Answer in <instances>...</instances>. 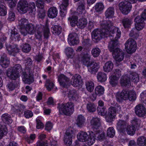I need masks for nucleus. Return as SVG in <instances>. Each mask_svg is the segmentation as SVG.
Wrapping results in <instances>:
<instances>
[{
  "label": "nucleus",
  "mask_w": 146,
  "mask_h": 146,
  "mask_svg": "<svg viewBox=\"0 0 146 146\" xmlns=\"http://www.w3.org/2000/svg\"><path fill=\"white\" fill-rule=\"evenodd\" d=\"M58 108L60 112L65 115H69L71 114L74 111V105L71 102H68L66 104H58Z\"/></svg>",
  "instance_id": "7ed1b4c3"
},
{
  "label": "nucleus",
  "mask_w": 146,
  "mask_h": 146,
  "mask_svg": "<svg viewBox=\"0 0 146 146\" xmlns=\"http://www.w3.org/2000/svg\"><path fill=\"white\" fill-rule=\"evenodd\" d=\"M7 14V9L6 7L3 4H0V15L5 16Z\"/></svg>",
  "instance_id": "603ef678"
},
{
  "label": "nucleus",
  "mask_w": 146,
  "mask_h": 146,
  "mask_svg": "<svg viewBox=\"0 0 146 146\" xmlns=\"http://www.w3.org/2000/svg\"><path fill=\"white\" fill-rule=\"evenodd\" d=\"M126 125L127 123L125 121L119 119L117 123V128L119 132L123 133L125 132Z\"/></svg>",
  "instance_id": "f3484780"
},
{
  "label": "nucleus",
  "mask_w": 146,
  "mask_h": 146,
  "mask_svg": "<svg viewBox=\"0 0 146 146\" xmlns=\"http://www.w3.org/2000/svg\"><path fill=\"white\" fill-rule=\"evenodd\" d=\"M126 129L127 133L129 135H133L135 133V128L133 126L129 125L127 126Z\"/></svg>",
  "instance_id": "c9c22d12"
},
{
  "label": "nucleus",
  "mask_w": 146,
  "mask_h": 146,
  "mask_svg": "<svg viewBox=\"0 0 146 146\" xmlns=\"http://www.w3.org/2000/svg\"><path fill=\"white\" fill-rule=\"evenodd\" d=\"M86 109L88 112L92 113L96 111V108L93 103L89 102L87 104Z\"/></svg>",
  "instance_id": "72a5a7b5"
},
{
  "label": "nucleus",
  "mask_w": 146,
  "mask_h": 146,
  "mask_svg": "<svg viewBox=\"0 0 146 146\" xmlns=\"http://www.w3.org/2000/svg\"><path fill=\"white\" fill-rule=\"evenodd\" d=\"M48 143L46 140L38 141L36 143V146H48Z\"/></svg>",
  "instance_id": "774afa93"
},
{
  "label": "nucleus",
  "mask_w": 146,
  "mask_h": 146,
  "mask_svg": "<svg viewBox=\"0 0 146 146\" xmlns=\"http://www.w3.org/2000/svg\"><path fill=\"white\" fill-rule=\"evenodd\" d=\"M135 112L137 115L143 117L146 114L145 108L142 104H139L135 108Z\"/></svg>",
  "instance_id": "4468645a"
},
{
  "label": "nucleus",
  "mask_w": 146,
  "mask_h": 146,
  "mask_svg": "<svg viewBox=\"0 0 146 146\" xmlns=\"http://www.w3.org/2000/svg\"><path fill=\"white\" fill-rule=\"evenodd\" d=\"M145 19H146V9L144 10L141 16L137 17L134 19L136 23L135 28L138 30H141L143 28Z\"/></svg>",
  "instance_id": "20e7f679"
},
{
  "label": "nucleus",
  "mask_w": 146,
  "mask_h": 146,
  "mask_svg": "<svg viewBox=\"0 0 146 146\" xmlns=\"http://www.w3.org/2000/svg\"><path fill=\"white\" fill-rule=\"evenodd\" d=\"M119 6V10L124 14H127L129 12L131 7V4L126 1L120 3Z\"/></svg>",
  "instance_id": "6e6552de"
},
{
  "label": "nucleus",
  "mask_w": 146,
  "mask_h": 146,
  "mask_svg": "<svg viewBox=\"0 0 146 146\" xmlns=\"http://www.w3.org/2000/svg\"><path fill=\"white\" fill-rule=\"evenodd\" d=\"M87 23L86 19L84 18L81 19L78 22L77 26L79 28L83 29L86 26Z\"/></svg>",
  "instance_id": "c85d7f7f"
},
{
  "label": "nucleus",
  "mask_w": 146,
  "mask_h": 146,
  "mask_svg": "<svg viewBox=\"0 0 146 146\" xmlns=\"http://www.w3.org/2000/svg\"><path fill=\"white\" fill-rule=\"evenodd\" d=\"M68 97L70 99L76 100L79 98V95L75 90H70L68 93Z\"/></svg>",
  "instance_id": "b1692460"
},
{
  "label": "nucleus",
  "mask_w": 146,
  "mask_h": 146,
  "mask_svg": "<svg viewBox=\"0 0 146 146\" xmlns=\"http://www.w3.org/2000/svg\"><path fill=\"white\" fill-rule=\"evenodd\" d=\"M7 129L6 126L5 125H0V139L3 136L7 133Z\"/></svg>",
  "instance_id": "c03bdc74"
},
{
  "label": "nucleus",
  "mask_w": 146,
  "mask_h": 146,
  "mask_svg": "<svg viewBox=\"0 0 146 146\" xmlns=\"http://www.w3.org/2000/svg\"><path fill=\"white\" fill-rule=\"evenodd\" d=\"M23 80L25 84H30L33 81V79L32 76H28L25 72L23 73Z\"/></svg>",
  "instance_id": "5701e85b"
},
{
  "label": "nucleus",
  "mask_w": 146,
  "mask_h": 146,
  "mask_svg": "<svg viewBox=\"0 0 146 146\" xmlns=\"http://www.w3.org/2000/svg\"><path fill=\"white\" fill-rule=\"evenodd\" d=\"M27 20L25 18H22L20 19H19V26L20 27L21 29L24 28L26 26L27 23Z\"/></svg>",
  "instance_id": "a18cd8bd"
},
{
  "label": "nucleus",
  "mask_w": 146,
  "mask_h": 146,
  "mask_svg": "<svg viewBox=\"0 0 146 146\" xmlns=\"http://www.w3.org/2000/svg\"><path fill=\"white\" fill-rule=\"evenodd\" d=\"M11 70H13V71H14L15 72H17L18 73H19L22 70V67L20 64H17L15 65Z\"/></svg>",
  "instance_id": "69168bd1"
},
{
  "label": "nucleus",
  "mask_w": 146,
  "mask_h": 146,
  "mask_svg": "<svg viewBox=\"0 0 146 146\" xmlns=\"http://www.w3.org/2000/svg\"><path fill=\"white\" fill-rule=\"evenodd\" d=\"M104 5L102 3H97L94 6L96 11L98 12L102 11L104 9Z\"/></svg>",
  "instance_id": "8fccbe9b"
},
{
  "label": "nucleus",
  "mask_w": 146,
  "mask_h": 146,
  "mask_svg": "<svg viewBox=\"0 0 146 146\" xmlns=\"http://www.w3.org/2000/svg\"><path fill=\"white\" fill-rule=\"evenodd\" d=\"M52 33L56 35L60 34L62 31V27L58 25H55L52 27Z\"/></svg>",
  "instance_id": "37998d69"
},
{
  "label": "nucleus",
  "mask_w": 146,
  "mask_h": 146,
  "mask_svg": "<svg viewBox=\"0 0 146 146\" xmlns=\"http://www.w3.org/2000/svg\"><path fill=\"white\" fill-rule=\"evenodd\" d=\"M136 96L135 92L134 91L130 90L128 99L131 101H134L136 99Z\"/></svg>",
  "instance_id": "4d7b16f0"
},
{
  "label": "nucleus",
  "mask_w": 146,
  "mask_h": 146,
  "mask_svg": "<svg viewBox=\"0 0 146 146\" xmlns=\"http://www.w3.org/2000/svg\"><path fill=\"white\" fill-rule=\"evenodd\" d=\"M125 45L126 50L128 53L130 54L134 52L136 49V42L133 39L129 38L128 39Z\"/></svg>",
  "instance_id": "39448f33"
},
{
  "label": "nucleus",
  "mask_w": 146,
  "mask_h": 146,
  "mask_svg": "<svg viewBox=\"0 0 146 146\" xmlns=\"http://www.w3.org/2000/svg\"><path fill=\"white\" fill-rule=\"evenodd\" d=\"M85 4V3L83 0L79 3V5L77 8V11L78 13L79 12L80 13H82V12L84 10Z\"/></svg>",
  "instance_id": "e433bc0d"
},
{
  "label": "nucleus",
  "mask_w": 146,
  "mask_h": 146,
  "mask_svg": "<svg viewBox=\"0 0 146 146\" xmlns=\"http://www.w3.org/2000/svg\"><path fill=\"white\" fill-rule=\"evenodd\" d=\"M98 113L99 115L104 116L107 113V110L104 107L98 106L97 108Z\"/></svg>",
  "instance_id": "ea45409f"
},
{
  "label": "nucleus",
  "mask_w": 146,
  "mask_h": 146,
  "mask_svg": "<svg viewBox=\"0 0 146 146\" xmlns=\"http://www.w3.org/2000/svg\"><path fill=\"white\" fill-rule=\"evenodd\" d=\"M115 134V131L113 127H109L107 130V135L108 137H113Z\"/></svg>",
  "instance_id": "3c124183"
},
{
  "label": "nucleus",
  "mask_w": 146,
  "mask_h": 146,
  "mask_svg": "<svg viewBox=\"0 0 146 146\" xmlns=\"http://www.w3.org/2000/svg\"><path fill=\"white\" fill-rule=\"evenodd\" d=\"M117 110L115 107L111 106L109 108L108 115L106 117V121L108 122H111L116 116Z\"/></svg>",
  "instance_id": "9d476101"
},
{
  "label": "nucleus",
  "mask_w": 146,
  "mask_h": 146,
  "mask_svg": "<svg viewBox=\"0 0 146 146\" xmlns=\"http://www.w3.org/2000/svg\"><path fill=\"white\" fill-rule=\"evenodd\" d=\"M7 87L9 91H13L16 88V85L15 82H12L9 83Z\"/></svg>",
  "instance_id": "052dcab7"
},
{
  "label": "nucleus",
  "mask_w": 146,
  "mask_h": 146,
  "mask_svg": "<svg viewBox=\"0 0 146 146\" xmlns=\"http://www.w3.org/2000/svg\"><path fill=\"white\" fill-rule=\"evenodd\" d=\"M131 79L134 82H137L139 81V77L138 74L135 72H133L131 74Z\"/></svg>",
  "instance_id": "6e6d98bb"
},
{
  "label": "nucleus",
  "mask_w": 146,
  "mask_h": 146,
  "mask_svg": "<svg viewBox=\"0 0 146 146\" xmlns=\"http://www.w3.org/2000/svg\"><path fill=\"white\" fill-rule=\"evenodd\" d=\"M7 75L10 78L15 80L18 78L19 76V73L13 71L11 69H8L7 73Z\"/></svg>",
  "instance_id": "6ab92c4d"
},
{
  "label": "nucleus",
  "mask_w": 146,
  "mask_h": 146,
  "mask_svg": "<svg viewBox=\"0 0 146 146\" xmlns=\"http://www.w3.org/2000/svg\"><path fill=\"white\" fill-rule=\"evenodd\" d=\"M37 27V32L35 35L36 38L39 40H42V31L44 38L47 39L48 38L50 33L48 25L47 24L45 26L38 25Z\"/></svg>",
  "instance_id": "f03ea898"
},
{
  "label": "nucleus",
  "mask_w": 146,
  "mask_h": 146,
  "mask_svg": "<svg viewBox=\"0 0 146 146\" xmlns=\"http://www.w3.org/2000/svg\"><path fill=\"white\" fill-rule=\"evenodd\" d=\"M121 75V71L119 69H116L114 70L113 75L112 76H114L119 79Z\"/></svg>",
  "instance_id": "0e129e2a"
},
{
  "label": "nucleus",
  "mask_w": 146,
  "mask_h": 146,
  "mask_svg": "<svg viewBox=\"0 0 146 146\" xmlns=\"http://www.w3.org/2000/svg\"><path fill=\"white\" fill-rule=\"evenodd\" d=\"M77 20V17L75 16H73L68 18V20L70 21V25L72 27H75L77 25L78 22Z\"/></svg>",
  "instance_id": "f704fd0d"
},
{
  "label": "nucleus",
  "mask_w": 146,
  "mask_h": 146,
  "mask_svg": "<svg viewBox=\"0 0 146 146\" xmlns=\"http://www.w3.org/2000/svg\"><path fill=\"white\" fill-rule=\"evenodd\" d=\"M86 86L87 90L90 92H92L94 89V84L92 81H88L86 82Z\"/></svg>",
  "instance_id": "58836bf2"
},
{
  "label": "nucleus",
  "mask_w": 146,
  "mask_h": 146,
  "mask_svg": "<svg viewBox=\"0 0 146 146\" xmlns=\"http://www.w3.org/2000/svg\"><path fill=\"white\" fill-rule=\"evenodd\" d=\"M82 79L81 76L79 74L74 75L71 80L72 85L75 87H78L81 85Z\"/></svg>",
  "instance_id": "2eb2a0df"
},
{
  "label": "nucleus",
  "mask_w": 146,
  "mask_h": 146,
  "mask_svg": "<svg viewBox=\"0 0 146 146\" xmlns=\"http://www.w3.org/2000/svg\"><path fill=\"white\" fill-rule=\"evenodd\" d=\"M58 13V11L55 7H52L50 8L48 11V17L50 18H53L56 17Z\"/></svg>",
  "instance_id": "aec40b11"
},
{
  "label": "nucleus",
  "mask_w": 146,
  "mask_h": 146,
  "mask_svg": "<svg viewBox=\"0 0 146 146\" xmlns=\"http://www.w3.org/2000/svg\"><path fill=\"white\" fill-rule=\"evenodd\" d=\"M136 28L133 29L130 31L129 36L130 37H133L134 38H136L139 36L138 31Z\"/></svg>",
  "instance_id": "5fc2aeb1"
},
{
  "label": "nucleus",
  "mask_w": 146,
  "mask_h": 146,
  "mask_svg": "<svg viewBox=\"0 0 146 146\" xmlns=\"http://www.w3.org/2000/svg\"><path fill=\"white\" fill-rule=\"evenodd\" d=\"M68 42L70 45L74 46L79 44V40L76 33H73L70 34L68 38Z\"/></svg>",
  "instance_id": "9b49d317"
},
{
  "label": "nucleus",
  "mask_w": 146,
  "mask_h": 146,
  "mask_svg": "<svg viewBox=\"0 0 146 146\" xmlns=\"http://www.w3.org/2000/svg\"><path fill=\"white\" fill-rule=\"evenodd\" d=\"M104 91V88L101 86H97L95 88V92L96 94L98 96L102 95Z\"/></svg>",
  "instance_id": "79ce46f5"
},
{
  "label": "nucleus",
  "mask_w": 146,
  "mask_h": 146,
  "mask_svg": "<svg viewBox=\"0 0 146 146\" xmlns=\"http://www.w3.org/2000/svg\"><path fill=\"white\" fill-rule=\"evenodd\" d=\"M130 91L128 89H124L120 93L116 96V98L117 101L120 102L122 100H125L128 99Z\"/></svg>",
  "instance_id": "ddd939ff"
},
{
  "label": "nucleus",
  "mask_w": 146,
  "mask_h": 146,
  "mask_svg": "<svg viewBox=\"0 0 146 146\" xmlns=\"http://www.w3.org/2000/svg\"><path fill=\"white\" fill-rule=\"evenodd\" d=\"M36 6L41 9H43L44 7V3L42 0H37L36 2Z\"/></svg>",
  "instance_id": "338daca9"
},
{
  "label": "nucleus",
  "mask_w": 146,
  "mask_h": 146,
  "mask_svg": "<svg viewBox=\"0 0 146 146\" xmlns=\"http://www.w3.org/2000/svg\"><path fill=\"white\" fill-rule=\"evenodd\" d=\"M90 55L88 54H84L81 58V62L85 66H87L90 62Z\"/></svg>",
  "instance_id": "393cba45"
},
{
  "label": "nucleus",
  "mask_w": 146,
  "mask_h": 146,
  "mask_svg": "<svg viewBox=\"0 0 146 146\" xmlns=\"http://www.w3.org/2000/svg\"><path fill=\"white\" fill-rule=\"evenodd\" d=\"M74 135L72 129L66 131L64 135V144L68 146H70L72 143V138Z\"/></svg>",
  "instance_id": "1a4fd4ad"
},
{
  "label": "nucleus",
  "mask_w": 146,
  "mask_h": 146,
  "mask_svg": "<svg viewBox=\"0 0 146 146\" xmlns=\"http://www.w3.org/2000/svg\"><path fill=\"white\" fill-rule=\"evenodd\" d=\"M28 4L26 0H20L17 5V10L21 13H24L28 11Z\"/></svg>",
  "instance_id": "423d86ee"
},
{
  "label": "nucleus",
  "mask_w": 146,
  "mask_h": 146,
  "mask_svg": "<svg viewBox=\"0 0 146 146\" xmlns=\"http://www.w3.org/2000/svg\"><path fill=\"white\" fill-rule=\"evenodd\" d=\"M1 119L4 123L7 124H11L12 122L10 115L7 113L3 114L1 116Z\"/></svg>",
  "instance_id": "4be33fe9"
},
{
  "label": "nucleus",
  "mask_w": 146,
  "mask_h": 146,
  "mask_svg": "<svg viewBox=\"0 0 146 146\" xmlns=\"http://www.w3.org/2000/svg\"><path fill=\"white\" fill-rule=\"evenodd\" d=\"M101 52L100 49L98 47L93 48L91 51V54L94 57L98 56Z\"/></svg>",
  "instance_id": "a19ab883"
},
{
  "label": "nucleus",
  "mask_w": 146,
  "mask_h": 146,
  "mask_svg": "<svg viewBox=\"0 0 146 146\" xmlns=\"http://www.w3.org/2000/svg\"><path fill=\"white\" fill-rule=\"evenodd\" d=\"M101 119L100 118L98 117H93L90 121V123L95 127H98L100 125Z\"/></svg>",
  "instance_id": "cd10ccee"
},
{
  "label": "nucleus",
  "mask_w": 146,
  "mask_h": 146,
  "mask_svg": "<svg viewBox=\"0 0 146 146\" xmlns=\"http://www.w3.org/2000/svg\"><path fill=\"white\" fill-rule=\"evenodd\" d=\"M54 84L52 82L50 81L49 80H46V83L45 84V86L46 88L48 91H50L52 88L54 86Z\"/></svg>",
  "instance_id": "680f3d73"
},
{
  "label": "nucleus",
  "mask_w": 146,
  "mask_h": 146,
  "mask_svg": "<svg viewBox=\"0 0 146 146\" xmlns=\"http://www.w3.org/2000/svg\"><path fill=\"white\" fill-rule=\"evenodd\" d=\"M77 136L79 141L82 142H85L88 137V135L86 132L81 131L78 133Z\"/></svg>",
  "instance_id": "a878e982"
},
{
  "label": "nucleus",
  "mask_w": 146,
  "mask_h": 146,
  "mask_svg": "<svg viewBox=\"0 0 146 146\" xmlns=\"http://www.w3.org/2000/svg\"><path fill=\"white\" fill-rule=\"evenodd\" d=\"M114 9L113 7L108 8L105 12L106 16V17L109 18L112 17L114 13Z\"/></svg>",
  "instance_id": "de8ad7c7"
},
{
  "label": "nucleus",
  "mask_w": 146,
  "mask_h": 146,
  "mask_svg": "<svg viewBox=\"0 0 146 146\" xmlns=\"http://www.w3.org/2000/svg\"><path fill=\"white\" fill-rule=\"evenodd\" d=\"M130 82L129 79L126 76H122L120 82L121 85L123 86H125L129 85Z\"/></svg>",
  "instance_id": "7c9ffc66"
},
{
  "label": "nucleus",
  "mask_w": 146,
  "mask_h": 146,
  "mask_svg": "<svg viewBox=\"0 0 146 146\" xmlns=\"http://www.w3.org/2000/svg\"><path fill=\"white\" fill-rule=\"evenodd\" d=\"M97 78L98 81L100 82H104L107 79L106 75L104 72H100L98 73Z\"/></svg>",
  "instance_id": "473e14b6"
},
{
  "label": "nucleus",
  "mask_w": 146,
  "mask_h": 146,
  "mask_svg": "<svg viewBox=\"0 0 146 146\" xmlns=\"http://www.w3.org/2000/svg\"><path fill=\"white\" fill-rule=\"evenodd\" d=\"M102 29H95L92 32L93 40L98 42L102 38L109 37L111 41L108 44V49L112 52V55L115 60L118 62L122 61L124 53L122 50L117 47L118 44L117 39L121 35V32L119 29L113 26L112 19H107L101 23Z\"/></svg>",
  "instance_id": "f257e3e1"
},
{
  "label": "nucleus",
  "mask_w": 146,
  "mask_h": 146,
  "mask_svg": "<svg viewBox=\"0 0 146 146\" xmlns=\"http://www.w3.org/2000/svg\"><path fill=\"white\" fill-rule=\"evenodd\" d=\"M36 28L34 25L32 24H29L26 25L24 28L21 29L20 32L24 36H26L27 33L32 34L35 33Z\"/></svg>",
  "instance_id": "0eeeda50"
},
{
  "label": "nucleus",
  "mask_w": 146,
  "mask_h": 146,
  "mask_svg": "<svg viewBox=\"0 0 146 146\" xmlns=\"http://www.w3.org/2000/svg\"><path fill=\"white\" fill-rule=\"evenodd\" d=\"M113 67V63L111 61H109L105 63L103 66V69L104 72H108L112 70Z\"/></svg>",
  "instance_id": "412c9836"
},
{
  "label": "nucleus",
  "mask_w": 146,
  "mask_h": 146,
  "mask_svg": "<svg viewBox=\"0 0 146 146\" xmlns=\"http://www.w3.org/2000/svg\"><path fill=\"white\" fill-rule=\"evenodd\" d=\"M58 78L60 85L63 87H66L70 81L69 79L63 74L59 75Z\"/></svg>",
  "instance_id": "dca6fc26"
},
{
  "label": "nucleus",
  "mask_w": 146,
  "mask_h": 146,
  "mask_svg": "<svg viewBox=\"0 0 146 146\" xmlns=\"http://www.w3.org/2000/svg\"><path fill=\"white\" fill-rule=\"evenodd\" d=\"M132 23V20L131 19L125 18L122 20L123 25L125 28H130Z\"/></svg>",
  "instance_id": "bb28decb"
},
{
  "label": "nucleus",
  "mask_w": 146,
  "mask_h": 146,
  "mask_svg": "<svg viewBox=\"0 0 146 146\" xmlns=\"http://www.w3.org/2000/svg\"><path fill=\"white\" fill-rule=\"evenodd\" d=\"M67 7H66L63 5H60V15L62 17H64L66 15V10Z\"/></svg>",
  "instance_id": "13d9d810"
},
{
  "label": "nucleus",
  "mask_w": 146,
  "mask_h": 146,
  "mask_svg": "<svg viewBox=\"0 0 146 146\" xmlns=\"http://www.w3.org/2000/svg\"><path fill=\"white\" fill-rule=\"evenodd\" d=\"M96 135H97V133L96 134V131L94 133L92 131L90 132L88 139L85 141L86 144L89 146L92 145L95 142Z\"/></svg>",
  "instance_id": "a211bd4d"
},
{
  "label": "nucleus",
  "mask_w": 146,
  "mask_h": 146,
  "mask_svg": "<svg viewBox=\"0 0 146 146\" xmlns=\"http://www.w3.org/2000/svg\"><path fill=\"white\" fill-rule=\"evenodd\" d=\"M65 52L67 56L69 58H73L75 55L74 50L71 47L66 48L65 49Z\"/></svg>",
  "instance_id": "2f4dec72"
},
{
  "label": "nucleus",
  "mask_w": 146,
  "mask_h": 146,
  "mask_svg": "<svg viewBox=\"0 0 146 146\" xmlns=\"http://www.w3.org/2000/svg\"><path fill=\"white\" fill-rule=\"evenodd\" d=\"M141 120L137 118H134L131 121L132 126L136 127L139 126L141 123Z\"/></svg>",
  "instance_id": "e2e57ef3"
},
{
  "label": "nucleus",
  "mask_w": 146,
  "mask_h": 146,
  "mask_svg": "<svg viewBox=\"0 0 146 146\" xmlns=\"http://www.w3.org/2000/svg\"><path fill=\"white\" fill-rule=\"evenodd\" d=\"M21 47L22 51L25 53H28L31 50L30 45L27 43L23 44Z\"/></svg>",
  "instance_id": "49530a36"
},
{
  "label": "nucleus",
  "mask_w": 146,
  "mask_h": 146,
  "mask_svg": "<svg viewBox=\"0 0 146 146\" xmlns=\"http://www.w3.org/2000/svg\"><path fill=\"white\" fill-rule=\"evenodd\" d=\"M89 72L91 74H95L99 67V64L94 61H91L87 66Z\"/></svg>",
  "instance_id": "f8f14e48"
},
{
  "label": "nucleus",
  "mask_w": 146,
  "mask_h": 146,
  "mask_svg": "<svg viewBox=\"0 0 146 146\" xmlns=\"http://www.w3.org/2000/svg\"><path fill=\"white\" fill-rule=\"evenodd\" d=\"M110 83L112 86H115L117 85L119 79L112 76L110 77Z\"/></svg>",
  "instance_id": "09e8293b"
},
{
  "label": "nucleus",
  "mask_w": 146,
  "mask_h": 146,
  "mask_svg": "<svg viewBox=\"0 0 146 146\" xmlns=\"http://www.w3.org/2000/svg\"><path fill=\"white\" fill-rule=\"evenodd\" d=\"M84 117L82 115H79L77 117L76 120V124L78 127H81L84 125L85 122Z\"/></svg>",
  "instance_id": "c756f323"
},
{
  "label": "nucleus",
  "mask_w": 146,
  "mask_h": 146,
  "mask_svg": "<svg viewBox=\"0 0 146 146\" xmlns=\"http://www.w3.org/2000/svg\"><path fill=\"white\" fill-rule=\"evenodd\" d=\"M28 10L30 11V12L33 13H34L36 11V6L35 3L33 2L30 3L28 4Z\"/></svg>",
  "instance_id": "bf43d9fd"
},
{
  "label": "nucleus",
  "mask_w": 146,
  "mask_h": 146,
  "mask_svg": "<svg viewBox=\"0 0 146 146\" xmlns=\"http://www.w3.org/2000/svg\"><path fill=\"white\" fill-rule=\"evenodd\" d=\"M10 64V60L9 59H7L3 60H0V64L3 68L7 67Z\"/></svg>",
  "instance_id": "864d4df0"
},
{
  "label": "nucleus",
  "mask_w": 146,
  "mask_h": 146,
  "mask_svg": "<svg viewBox=\"0 0 146 146\" xmlns=\"http://www.w3.org/2000/svg\"><path fill=\"white\" fill-rule=\"evenodd\" d=\"M146 141V137L141 136L137 139V143L139 146H144Z\"/></svg>",
  "instance_id": "4c0bfd02"
}]
</instances>
